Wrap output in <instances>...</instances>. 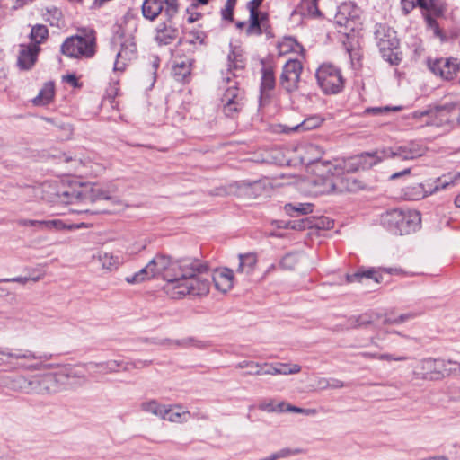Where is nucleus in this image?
<instances>
[{
  "label": "nucleus",
  "mask_w": 460,
  "mask_h": 460,
  "mask_svg": "<svg viewBox=\"0 0 460 460\" xmlns=\"http://www.w3.org/2000/svg\"><path fill=\"white\" fill-rule=\"evenodd\" d=\"M172 277L164 286V292L172 299L186 296H204L210 289V273L206 261L183 257L173 260Z\"/></svg>",
  "instance_id": "nucleus-1"
},
{
  "label": "nucleus",
  "mask_w": 460,
  "mask_h": 460,
  "mask_svg": "<svg viewBox=\"0 0 460 460\" xmlns=\"http://www.w3.org/2000/svg\"><path fill=\"white\" fill-rule=\"evenodd\" d=\"M42 359H48V358L30 349H10L0 347V367L10 371L41 370L44 366Z\"/></svg>",
  "instance_id": "nucleus-2"
},
{
  "label": "nucleus",
  "mask_w": 460,
  "mask_h": 460,
  "mask_svg": "<svg viewBox=\"0 0 460 460\" xmlns=\"http://www.w3.org/2000/svg\"><path fill=\"white\" fill-rule=\"evenodd\" d=\"M387 158L385 149L365 152L349 157L341 164H333L330 161H318L317 164L326 167V172L332 175L340 173L342 170L355 172L359 170H368Z\"/></svg>",
  "instance_id": "nucleus-3"
},
{
  "label": "nucleus",
  "mask_w": 460,
  "mask_h": 460,
  "mask_svg": "<svg viewBox=\"0 0 460 460\" xmlns=\"http://www.w3.org/2000/svg\"><path fill=\"white\" fill-rule=\"evenodd\" d=\"M79 34L68 37L61 45L63 55L72 58H92L96 53V33L93 29H80Z\"/></svg>",
  "instance_id": "nucleus-4"
},
{
  "label": "nucleus",
  "mask_w": 460,
  "mask_h": 460,
  "mask_svg": "<svg viewBox=\"0 0 460 460\" xmlns=\"http://www.w3.org/2000/svg\"><path fill=\"white\" fill-rule=\"evenodd\" d=\"M172 266V257L157 253L146 267L130 276H127L125 280L128 284H138L161 276L165 283H169V279L172 277L171 273Z\"/></svg>",
  "instance_id": "nucleus-5"
},
{
  "label": "nucleus",
  "mask_w": 460,
  "mask_h": 460,
  "mask_svg": "<svg viewBox=\"0 0 460 460\" xmlns=\"http://www.w3.org/2000/svg\"><path fill=\"white\" fill-rule=\"evenodd\" d=\"M59 201L65 204H92L96 200L108 199V193L96 184L80 183L58 192Z\"/></svg>",
  "instance_id": "nucleus-6"
},
{
  "label": "nucleus",
  "mask_w": 460,
  "mask_h": 460,
  "mask_svg": "<svg viewBox=\"0 0 460 460\" xmlns=\"http://www.w3.org/2000/svg\"><path fill=\"white\" fill-rule=\"evenodd\" d=\"M458 372H460V365L456 362L427 358L419 362L414 370V375L423 380H440L452 373Z\"/></svg>",
  "instance_id": "nucleus-7"
},
{
  "label": "nucleus",
  "mask_w": 460,
  "mask_h": 460,
  "mask_svg": "<svg viewBox=\"0 0 460 460\" xmlns=\"http://www.w3.org/2000/svg\"><path fill=\"white\" fill-rule=\"evenodd\" d=\"M375 39L382 58L390 65H398L402 61V53L397 51L399 40L395 31L385 23L376 25Z\"/></svg>",
  "instance_id": "nucleus-8"
},
{
  "label": "nucleus",
  "mask_w": 460,
  "mask_h": 460,
  "mask_svg": "<svg viewBox=\"0 0 460 460\" xmlns=\"http://www.w3.org/2000/svg\"><path fill=\"white\" fill-rule=\"evenodd\" d=\"M401 4L405 14L417 5L420 7L428 27L432 29L437 36L441 34L436 18L443 16L447 10V4L443 0H401Z\"/></svg>",
  "instance_id": "nucleus-9"
},
{
  "label": "nucleus",
  "mask_w": 460,
  "mask_h": 460,
  "mask_svg": "<svg viewBox=\"0 0 460 460\" xmlns=\"http://www.w3.org/2000/svg\"><path fill=\"white\" fill-rule=\"evenodd\" d=\"M317 84L326 94L340 93L344 87V78L341 69L332 64L325 63L316 70Z\"/></svg>",
  "instance_id": "nucleus-10"
},
{
  "label": "nucleus",
  "mask_w": 460,
  "mask_h": 460,
  "mask_svg": "<svg viewBox=\"0 0 460 460\" xmlns=\"http://www.w3.org/2000/svg\"><path fill=\"white\" fill-rule=\"evenodd\" d=\"M303 65L297 59H289L282 68L279 78L280 86L288 93L298 90Z\"/></svg>",
  "instance_id": "nucleus-11"
},
{
  "label": "nucleus",
  "mask_w": 460,
  "mask_h": 460,
  "mask_svg": "<svg viewBox=\"0 0 460 460\" xmlns=\"http://www.w3.org/2000/svg\"><path fill=\"white\" fill-rule=\"evenodd\" d=\"M221 102L224 113L229 118H234L244 106V92L234 82L226 89Z\"/></svg>",
  "instance_id": "nucleus-12"
},
{
  "label": "nucleus",
  "mask_w": 460,
  "mask_h": 460,
  "mask_svg": "<svg viewBox=\"0 0 460 460\" xmlns=\"http://www.w3.org/2000/svg\"><path fill=\"white\" fill-rule=\"evenodd\" d=\"M460 179V172H456L454 175L448 174L442 178H438L434 182L435 185L428 184V188L424 184H418L416 187L408 188L411 190V192L406 194L412 199H420L429 194H432L441 189H445L447 186L453 184L456 180Z\"/></svg>",
  "instance_id": "nucleus-13"
},
{
  "label": "nucleus",
  "mask_w": 460,
  "mask_h": 460,
  "mask_svg": "<svg viewBox=\"0 0 460 460\" xmlns=\"http://www.w3.org/2000/svg\"><path fill=\"white\" fill-rule=\"evenodd\" d=\"M455 105L449 104L445 106H438L434 109L428 110V117L425 120L426 126H434L437 128H450V124L454 120L453 113Z\"/></svg>",
  "instance_id": "nucleus-14"
},
{
  "label": "nucleus",
  "mask_w": 460,
  "mask_h": 460,
  "mask_svg": "<svg viewBox=\"0 0 460 460\" xmlns=\"http://www.w3.org/2000/svg\"><path fill=\"white\" fill-rule=\"evenodd\" d=\"M431 72L444 80L454 79L460 70V62L457 58H438L429 61Z\"/></svg>",
  "instance_id": "nucleus-15"
},
{
  "label": "nucleus",
  "mask_w": 460,
  "mask_h": 460,
  "mask_svg": "<svg viewBox=\"0 0 460 460\" xmlns=\"http://www.w3.org/2000/svg\"><path fill=\"white\" fill-rule=\"evenodd\" d=\"M426 151L427 147L422 144L416 141H411L394 149L386 148L385 154L387 158L397 157L402 160H413L424 155Z\"/></svg>",
  "instance_id": "nucleus-16"
},
{
  "label": "nucleus",
  "mask_w": 460,
  "mask_h": 460,
  "mask_svg": "<svg viewBox=\"0 0 460 460\" xmlns=\"http://www.w3.org/2000/svg\"><path fill=\"white\" fill-rule=\"evenodd\" d=\"M137 46L132 39H124L120 42L114 62V71H124L130 61L136 58Z\"/></svg>",
  "instance_id": "nucleus-17"
},
{
  "label": "nucleus",
  "mask_w": 460,
  "mask_h": 460,
  "mask_svg": "<svg viewBox=\"0 0 460 460\" xmlns=\"http://www.w3.org/2000/svg\"><path fill=\"white\" fill-rule=\"evenodd\" d=\"M40 47L35 44H20L17 66L21 70H31L38 60Z\"/></svg>",
  "instance_id": "nucleus-18"
},
{
  "label": "nucleus",
  "mask_w": 460,
  "mask_h": 460,
  "mask_svg": "<svg viewBox=\"0 0 460 460\" xmlns=\"http://www.w3.org/2000/svg\"><path fill=\"white\" fill-rule=\"evenodd\" d=\"M155 31V40L159 46L172 44L179 35V30L174 25L172 19H166L159 22Z\"/></svg>",
  "instance_id": "nucleus-19"
},
{
  "label": "nucleus",
  "mask_w": 460,
  "mask_h": 460,
  "mask_svg": "<svg viewBox=\"0 0 460 460\" xmlns=\"http://www.w3.org/2000/svg\"><path fill=\"white\" fill-rule=\"evenodd\" d=\"M400 220L395 226L394 234L403 235L414 232L420 224V214L418 211H401Z\"/></svg>",
  "instance_id": "nucleus-20"
},
{
  "label": "nucleus",
  "mask_w": 460,
  "mask_h": 460,
  "mask_svg": "<svg viewBox=\"0 0 460 460\" xmlns=\"http://www.w3.org/2000/svg\"><path fill=\"white\" fill-rule=\"evenodd\" d=\"M194 60L188 57H179L173 61L172 75L173 78L181 83H189L191 76V70Z\"/></svg>",
  "instance_id": "nucleus-21"
},
{
  "label": "nucleus",
  "mask_w": 460,
  "mask_h": 460,
  "mask_svg": "<svg viewBox=\"0 0 460 460\" xmlns=\"http://www.w3.org/2000/svg\"><path fill=\"white\" fill-rule=\"evenodd\" d=\"M211 279L215 288L222 293H226L233 288L234 272L230 269L216 271L214 275L210 274V279Z\"/></svg>",
  "instance_id": "nucleus-22"
},
{
  "label": "nucleus",
  "mask_w": 460,
  "mask_h": 460,
  "mask_svg": "<svg viewBox=\"0 0 460 460\" xmlns=\"http://www.w3.org/2000/svg\"><path fill=\"white\" fill-rule=\"evenodd\" d=\"M190 415V411H183L181 405H165L163 410L162 419L171 422L181 423L186 422Z\"/></svg>",
  "instance_id": "nucleus-23"
},
{
  "label": "nucleus",
  "mask_w": 460,
  "mask_h": 460,
  "mask_svg": "<svg viewBox=\"0 0 460 460\" xmlns=\"http://www.w3.org/2000/svg\"><path fill=\"white\" fill-rule=\"evenodd\" d=\"M379 318L377 314H361L358 315L350 316L347 321L348 329L366 328L367 326L375 325Z\"/></svg>",
  "instance_id": "nucleus-24"
},
{
  "label": "nucleus",
  "mask_w": 460,
  "mask_h": 460,
  "mask_svg": "<svg viewBox=\"0 0 460 460\" xmlns=\"http://www.w3.org/2000/svg\"><path fill=\"white\" fill-rule=\"evenodd\" d=\"M62 375L46 374L39 376L40 394L56 393L58 390V383Z\"/></svg>",
  "instance_id": "nucleus-25"
},
{
  "label": "nucleus",
  "mask_w": 460,
  "mask_h": 460,
  "mask_svg": "<svg viewBox=\"0 0 460 460\" xmlns=\"http://www.w3.org/2000/svg\"><path fill=\"white\" fill-rule=\"evenodd\" d=\"M141 9L144 18L153 22L164 10V2L162 0H145Z\"/></svg>",
  "instance_id": "nucleus-26"
},
{
  "label": "nucleus",
  "mask_w": 460,
  "mask_h": 460,
  "mask_svg": "<svg viewBox=\"0 0 460 460\" xmlns=\"http://www.w3.org/2000/svg\"><path fill=\"white\" fill-rule=\"evenodd\" d=\"M55 88L52 82L44 84L38 95L33 98L32 102L36 106H44L49 104L54 98Z\"/></svg>",
  "instance_id": "nucleus-27"
},
{
  "label": "nucleus",
  "mask_w": 460,
  "mask_h": 460,
  "mask_svg": "<svg viewBox=\"0 0 460 460\" xmlns=\"http://www.w3.org/2000/svg\"><path fill=\"white\" fill-rule=\"evenodd\" d=\"M276 85V79L273 68L270 66H264L261 68V91H271Z\"/></svg>",
  "instance_id": "nucleus-28"
},
{
  "label": "nucleus",
  "mask_w": 460,
  "mask_h": 460,
  "mask_svg": "<svg viewBox=\"0 0 460 460\" xmlns=\"http://www.w3.org/2000/svg\"><path fill=\"white\" fill-rule=\"evenodd\" d=\"M239 261L237 271L250 274L253 271L257 263V257L255 253L240 254Z\"/></svg>",
  "instance_id": "nucleus-29"
},
{
  "label": "nucleus",
  "mask_w": 460,
  "mask_h": 460,
  "mask_svg": "<svg viewBox=\"0 0 460 460\" xmlns=\"http://www.w3.org/2000/svg\"><path fill=\"white\" fill-rule=\"evenodd\" d=\"M363 279H373L376 283L380 282V276L374 270H358L346 275L348 283L361 282Z\"/></svg>",
  "instance_id": "nucleus-30"
},
{
  "label": "nucleus",
  "mask_w": 460,
  "mask_h": 460,
  "mask_svg": "<svg viewBox=\"0 0 460 460\" xmlns=\"http://www.w3.org/2000/svg\"><path fill=\"white\" fill-rule=\"evenodd\" d=\"M49 37V30L45 25L37 24L32 26L30 33V44H35L36 46H40Z\"/></svg>",
  "instance_id": "nucleus-31"
},
{
  "label": "nucleus",
  "mask_w": 460,
  "mask_h": 460,
  "mask_svg": "<svg viewBox=\"0 0 460 460\" xmlns=\"http://www.w3.org/2000/svg\"><path fill=\"white\" fill-rule=\"evenodd\" d=\"M84 226V223L81 224H66L60 219L44 220V230H75Z\"/></svg>",
  "instance_id": "nucleus-32"
},
{
  "label": "nucleus",
  "mask_w": 460,
  "mask_h": 460,
  "mask_svg": "<svg viewBox=\"0 0 460 460\" xmlns=\"http://www.w3.org/2000/svg\"><path fill=\"white\" fill-rule=\"evenodd\" d=\"M401 211L400 209H393L382 216V224L393 234L394 233L395 226L398 225V220H400Z\"/></svg>",
  "instance_id": "nucleus-33"
},
{
  "label": "nucleus",
  "mask_w": 460,
  "mask_h": 460,
  "mask_svg": "<svg viewBox=\"0 0 460 460\" xmlns=\"http://www.w3.org/2000/svg\"><path fill=\"white\" fill-rule=\"evenodd\" d=\"M27 378L24 376L7 377L5 378L4 385L12 391L24 394Z\"/></svg>",
  "instance_id": "nucleus-34"
},
{
  "label": "nucleus",
  "mask_w": 460,
  "mask_h": 460,
  "mask_svg": "<svg viewBox=\"0 0 460 460\" xmlns=\"http://www.w3.org/2000/svg\"><path fill=\"white\" fill-rule=\"evenodd\" d=\"M286 212L294 217L296 215H306L313 211V204L298 203L297 205L287 204L285 206Z\"/></svg>",
  "instance_id": "nucleus-35"
},
{
  "label": "nucleus",
  "mask_w": 460,
  "mask_h": 460,
  "mask_svg": "<svg viewBox=\"0 0 460 460\" xmlns=\"http://www.w3.org/2000/svg\"><path fill=\"white\" fill-rule=\"evenodd\" d=\"M99 261L102 268L109 270H116L120 264L119 257L108 252H100Z\"/></svg>",
  "instance_id": "nucleus-36"
},
{
  "label": "nucleus",
  "mask_w": 460,
  "mask_h": 460,
  "mask_svg": "<svg viewBox=\"0 0 460 460\" xmlns=\"http://www.w3.org/2000/svg\"><path fill=\"white\" fill-rule=\"evenodd\" d=\"M165 405L160 404L155 400H150L147 402H144L141 403L140 408L142 411L146 412H150L157 417H160L162 419L163 416V410L164 409Z\"/></svg>",
  "instance_id": "nucleus-37"
},
{
  "label": "nucleus",
  "mask_w": 460,
  "mask_h": 460,
  "mask_svg": "<svg viewBox=\"0 0 460 460\" xmlns=\"http://www.w3.org/2000/svg\"><path fill=\"white\" fill-rule=\"evenodd\" d=\"M348 6L344 5L340 7L338 13L335 15V22L345 29H352L353 21L346 16Z\"/></svg>",
  "instance_id": "nucleus-38"
},
{
  "label": "nucleus",
  "mask_w": 460,
  "mask_h": 460,
  "mask_svg": "<svg viewBox=\"0 0 460 460\" xmlns=\"http://www.w3.org/2000/svg\"><path fill=\"white\" fill-rule=\"evenodd\" d=\"M44 278V273H39L36 277H15L11 279H0V290H4L3 284H6L9 282H17L22 285H25L28 281L31 280L33 282H37Z\"/></svg>",
  "instance_id": "nucleus-39"
},
{
  "label": "nucleus",
  "mask_w": 460,
  "mask_h": 460,
  "mask_svg": "<svg viewBox=\"0 0 460 460\" xmlns=\"http://www.w3.org/2000/svg\"><path fill=\"white\" fill-rule=\"evenodd\" d=\"M166 19H173L179 13L180 4L178 0H162Z\"/></svg>",
  "instance_id": "nucleus-40"
},
{
  "label": "nucleus",
  "mask_w": 460,
  "mask_h": 460,
  "mask_svg": "<svg viewBox=\"0 0 460 460\" xmlns=\"http://www.w3.org/2000/svg\"><path fill=\"white\" fill-rule=\"evenodd\" d=\"M264 26L260 22L259 15H250V24L246 29V34L250 35H261L262 28Z\"/></svg>",
  "instance_id": "nucleus-41"
},
{
  "label": "nucleus",
  "mask_w": 460,
  "mask_h": 460,
  "mask_svg": "<svg viewBox=\"0 0 460 460\" xmlns=\"http://www.w3.org/2000/svg\"><path fill=\"white\" fill-rule=\"evenodd\" d=\"M322 119L317 117H312L305 119L303 122L294 128L296 131H307L320 126Z\"/></svg>",
  "instance_id": "nucleus-42"
},
{
  "label": "nucleus",
  "mask_w": 460,
  "mask_h": 460,
  "mask_svg": "<svg viewBox=\"0 0 460 460\" xmlns=\"http://www.w3.org/2000/svg\"><path fill=\"white\" fill-rule=\"evenodd\" d=\"M261 366H262V364H260V363H257V362H254V361L243 360V361L239 362L236 365V368L243 369V368H245V367H249L250 370L247 371L245 373V375H250V376H252V375H261Z\"/></svg>",
  "instance_id": "nucleus-43"
},
{
  "label": "nucleus",
  "mask_w": 460,
  "mask_h": 460,
  "mask_svg": "<svg viewBox=\"0 0 460 460\" xmlns=\"http://www.w3.org/2000/svg\"><path fill=\"white\" fill-rule=\"evenodd\" d=\"M301 8L311 16H319L321 14L318 8V0H301Z\"/></svg>",
  "instance_id": "nucleus-44"
},
{
  "label": "nucleus",
  "mask_w": 460,
  "mask_h": 460,
  "mask_svg": "<svg viewBox=\"0 0 460 460\" xmlns=\"http://www.w3.org/2000/svg\"><path fill=\"white\" fill-rule=\"evenodd\" d=\"M245 193L250 197L256 198L262 193L263 185L261 181L244 182Z\"/></svg>",
  "instance_id": "nucleus-45"
},
{
  "label": "nucleus",
  "mask_w": 460,
  "mask_h": 460,
  "mask_svg": "<svg viewBox=\"0 0 460 460\" xmlns=\"http://www.w3.org/2000/svg\"><path fill=\"white\" fill-rule=\"evenodd\" d=\"M66 377L70 381L71 384H84L86 382V377L84 374L76 369V368H70L66 373Z\"/></svg>",
  "instance_id": "nucleus-46"
},
{
  "label": "nucleus",
  "mask_w": 460,
  "mask_h": 460,
  "mask_svg": "<svg viewBox=\"0 0 460 460\" xmlns=\"http://www.w3.org/2000/svg\"><path fill=\"white\" fill-rule=\"evenodd\" d=\"M228 59V71H237L244 67V64L242 59H239V56L234 51H230L227 57Z\"/></svg>",
  "instance_id": "nucleus-47"
},
{
  "label": "nucleus",
  "mask_w": 460,
  "mask_h": 460,
  "mask_svg": "<svg viewBox=\"0 0 460 460\" xmlns=\"http://www.w3.org/2000/svg\"><path fill=\"white\" fill-rule=\"evenodd\" d=\"M24 394H40L39 376H33L30 378H27Z\"/></svg>",
  "instance_id": "nucleus-48"
},
{
  "label": "nucleus",
  "mask_w": 460,
  "mask_h": 460,
  "mask_svg": "<svg viewBox=\"0 0 460 460\" xmlns=\"http://www.w3.org/2000/svg\"><path fill=\"white\" fill-rule=\"evenodd\" d=\"M399 110H401V107H398V106L369 107L364 111V113L369 114V115H374V116H380V115L388 113L392 111H396Z\"/></svg>",
  "instance_id": "nucleus-49"
},
{
  "label": "nucleus",
  "mask_w": 460,
  "mask_h": 460,
  "mask_svg": "<svg viewBox=\"0 0 460 460\" xmlns=\"http://www.w3.org/2000/svg\"><path fill=\"white\" fill-rule=\"evenodd\" d=\"M121 365L122 362L117 360H111L107 362L97 363L94 366L100 368L101 373H111L117 372Z\"/></svg>",
  "instance_id": "nucleus-50"
},
{
  "label": "nucleus",
  "mask_w": 460,
  "mask_h": 460,
  "mask_svg": "<svg viewBox=\"0 0 460 460\" xmlns=\"http://www.w3.org/2000/svg\"><path fill=\"white\" fill-rule=\"evenodd\" d=\"M237 0H226L225 7L221 10V16L223 20L228 22L234 21V9Z\"/></svg>",
  "instance_id": "nucleus-51"
},
{
  "label": "nucleus",
  "mask_w": 460,
  "mask_h": 460,
  "mask_svg": "<svg viewBox=\"0 0 460 460\" xmlns=\"http://www.w3.org/2000/svg\"><path fill=\"white\" fill-rule=\"evenodd\" d=\"M286 403L284 402H281L278 403L276 406L274 405L273 401L270 402H263L259 404L258 408L263 411L267 412H273V411H284Z\"/></svg>",
  "instance_id": "nucleus-52"
},
{
  "label": "nucleus",
  "mask_w": 460,
  "mask_h": 460,
  "mask_svg": "<svg viewBox=\"0 0 460 460\" xmlns=\"http://www.w3.org/2000/svg\"><path fill=\"white\" fill-rule=\"evenodd\" d=\"M159 344H161V345H165V344L175 345L178 347H184V348L189 347V346H199L198 341H196L192 338H188V339H184V340H176V341H172V340L166 339V340H163Z\"/></svg>",
  "instance_id": "nucleus-53"
},
{
  "label": "nucleus",
  "mask_w": 460,
  "mask_h": 460,
  "mask_svg": "<svg viewBox=\"0 0 460 460\" xmlns=\"http://www.w3.org/2000/svg\"><path fill=\"white\" fill-rule=\"evenodd\" d=\"M297 45L296 40L292 37L284 38L283 41L279 44V53H286L295 50V46Z\"/></svg>",
  "instance_id": "nucleus-54"
},
{
  "label": "nucleus",
  "mask_w": 460,
  "mask_h": 460,
  "mask_svg": "<svg viewBox=\"0 0 460 460\" xmlns=\"http://www.w3.org/2000/svg\"><path fill=\"white\" fill-rule=\"evenodd\" d=\"M55 127L57 128L58 131L60 132L59 137L62 140H66L71 138L73 135V127L68 123H59L56 124Z\"/></svg>",
  "instance_id": "nucleus-55"
},
{
  "label": "nucleus",
  "mask_w": 460,
  "mask_h": 460,
  "mask_svg": "<svg viewBox=\"0 0 460 460\" xmlns=\"http://www.w3.org/2000/svg\"><path fill=\"white\" fill-rule=\"evenodd\" d=\"M277 366H279V370L281 371L279 375L297 374L301 371V367L297 364L289 366L288 364L277 363Z\"/></svg>",
  "instance_id": "nucleus-56"
},
{
  "label": "nucleus",
  "mask_w": 460,
  "mask_h": 460,
  "mask_svg": "<svg viewBox=\"0 0 460 460\" xmlns=\"http://www.w3.org/2000/svg\"><path fill=\"white\" fill-rule=\"evenodd\" d=\"M310 226H311L310 221L308 220V218L289 221L286 225L287 228H291V229H295V230H304L305 228H309Z\"/></svg>",
  "instance_id": "nucleus-57"
},
{
  "label": "nucleus",
  "mask_w": 460,
  "mask_h": 460,
  "mask_svg": "<svg viewBox=\"0 0 460 460\" xmlns=\"http://www.w3.org/2000/svg\"><path fill=\"white\" fill-rule=\"evenodd\" d=\"M17 224L20 226H31L40 230H44V220L19 219Z\"/></svg>",
  "instance_id": "nucleus-58"
},
{
  "label": "nucleus",
  "mask_w": 460,
  "mask_h": 460,
  "mask_svg": "<svg viewBox=\"0 0 460 460\" xmlns=\"http://www.w3.org/2000/svg\"><path fill=\"white\" fill-rule=\"evenodd\" d=\"M152 360H141V359H137L134 362H130V363H127L123 369L128 371L131 368H137V369H140V368H143V367H148L152 364Z\"/></svg>",
  "instance_id": "nucleus-59"
},
{
  "label": "nucleus",
  "mask_w": 460,
  "mask_h": 460,
  "mask_svg": "<svg viewBox=\"0 0 460 460\" xmlns=\"http://www.w3.org/2000/svg\"><path fill=\"white\" fill-rule=\"evenodd\" d=\"M373 358H375L376 359H378V360H386V361H392V360L405 361V360H407V357H405V356L394 357L392 354H388V353L374 354Z\"/></svg>",
  "instance_id": "nucleus-60"
},
{
  "label": "nucleus",
  "mask_w": 460,
  "mask_h": 460,
  "mask_svg": "<svg viewBox=\"0 0 460 460\" xmlns=\"http://www.w3.org/2000/svg\"><path fill=\"white\" fill-rule=\"evenodd\" d=\"M348 52L349 54V58H350L352 66L356 68L360 67L361 66L360 61H361V58H362L360 51L357 50V49H348Z\"/></svg>",
  "instance_id": "nucleus-61"
},
{
  "label": "nucleus",
  "mask_w": 460,
  "mask_h": 460,
  "mask_svg": "<svg viewBox=\"0 0 460 460\" xmlns=\"http://www.w3.org/2000/svg\"><path fill=\"white\" fill-rule=\"evenodd\" d=\"M285 411H292V412H296V413H303L305 415H314L317 413V411L315 409H304V408H299V407L293 406L290 404L287 405V408L285 409Z\"/></svg>",
  "instance_id": "nucleus-62"
},
{
  "label": "nucleus",
  "mask_w": 460,
  "mask_h": 460,
  "mask_svg": "<svg viewBox=\"0 0 460 460\" xmlns=\"http://www.w3.org/2000/svg\"><path fill=\"white\" fill-rule=\"evenodd\" d=\"M280 371L279 370V366L277 364H269L264 363L261 366V375H279Z\"/></svg>",
  "instance_id": "nucleus-63"
},
{
  "label": "nucleus",
  "mask_w": 460,
  "mask_h": 460,
  "mask_svg": "<svg viewBox=\"0 0 460 460\" xmlns=\"http://www.w3.org/2000/svg\"><path fill=\"white\" fill-rule=\"evenodd\" d=\"M263 0H251L247 4V9L250 12V15H259L257 9L261 6Z\"/></svg>",
  "instance_id": "nucleus-64"
}]
</instances>
